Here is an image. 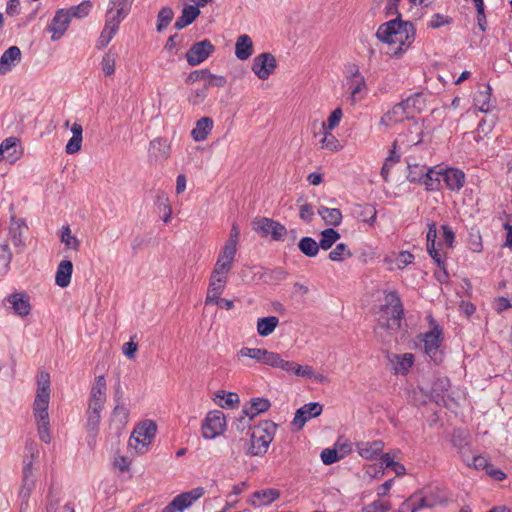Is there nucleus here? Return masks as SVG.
I'll use <instances>...</instances> for the list:
<instances>
[{
    "mask_svg": "<svg viewBox=\"0 0 512 512\" xmlns=\"http://www.w3.org/2000/svg\"><path fill=\"white\" fill-rule=\"evenodd\" d=\"M262 351H263L262 348L243 347L238 351L237 356L238 357H248V358H251V359L255 360L256 362L260 363Z\"/></svg>",
    "mask_w": 512,
    "mask_h": 512,
    "instance_id": "nucleus-61",
    "label": "nucleus"
},
{
    "mask_svg": "<svg viewBox=\"0 0 512 512\" xmlns=\"http://www.w3.org/2000/svg\"><path fill=\"white\" fill-rule=\"evenodd\" d=\"M421 184H423L429 191H436L442 189V167L436 166L433 168H427L426 172L424 173Z\"/></svg>",
    "mask_w": 512,
    "mask_h": 512,
    "instance_id": "nucleus-21",
    "label": "nucleus"
},
{
    "mask_svg": "<svg viewBox=\"0 0 512 512\" xmlns=\"http://www.w3.org/2000/svg\"><path fill=\"white\" fill-rule=\"evenodd\" d=\"M416 99L417 95L411 96L394 105L381 117L380 124L386 127H392L405 119H408L412 114V108L415 106Z\"/></svg>",
    "mask_w": 512,
    "mask_h": 512,
    "instance_id": "nucleus-6",
    "label": "nucleus"
},
{
    "mask_svg": "<svg viewBox=\"0 0 512 512\" xmlns=\"http://www.w3.org/2000/svg\"><path fill=\"white\" fill-rule=\"evenodd\" d=\"M71 21V13L66 9L56 11L48 30L52 33V41L59 40L66 32Z\"/></svg>",
    "mask_w": 512,
    "mask_h": 512,
    "instance_id": "nucleus-12",
    "label": "nucleus"
},
{
    "mask_svg": "<svg viewBox=\"0 0 512 512\" xmlns=\"http://www.w3.org/2000/svg\"><path fill=\"white\" fill-rule=\"evenodd\" d=\"M351 448L347 446L346 449L342 451L341 454H339L337 449H324L321 452V460L325 465H331L335 462H337L339 459L345 457L349 452Z\"/></svg>",
    "mask_w": 512,
    "mask_h": 512,
    "instance_id": "nucleus-44",
    "label": "nucleus"
},
{
    "mask_svg": "<svg viewBox=\"0 0 512 512\" xmlns=\"http://www.w3.org/2000/svg\"><path fill=\"white\" fill-rule=\"evenodd\" d=\"M60 240L65 245L66 249L77 251L80 247V241L76 236L72 235L71 229L68 225L61 228Z\"/></svg>",
    "mask_w": 512,
    "mask_h": 512,
    "instance_id": "nucleus-42",
    "label": "nucleus"
},
{
    "mask_svg": "<svg viewBox=\"0 0 512 512\" xmlns=\"http://www.w3.org/2000/svg\"><path fill=\"white\" fill-rule=\"evenodd\" d=\"M431 505L427 499L422 498L420 491L410 495L398 508V512H418Z\"/></svg>",
    "mask_w": 512,
    "mask_h": 512,
    "instance_id": "nucleus-22",
    "label": "nucleus"
},
{
    "mask_svg": "<svg viewBox=\"0 0 512 512\" xmlns=\"http://www.w3.org/2000/svg\"><path fill=\"white\" fill-rule=\"evenodd\" d=\"M27 229L23 220H12L9 228V240L18 253L24 251L26 244L24 241V231Z\"/></svg>",
    "mask_w": 512,
    "mask_h": 512,
    "instance_id": "nucleus-17",
    "label": "nucleus"
},
{
    "mask_svg": "<svg viewBox=\"0 0 512 512\" xmlns=\"http://www.w3.org/2000/svg\"><path fill=\"white\" fill-rule=\"evenodd\" d=\"M117 32H118L117 29L104 25V27L100 33V36L97 39L96 48L99 50H102L103 48H105L110 43V41L113 39V37L116 35Z\"/></svg>",
    "mask_w": 512,
    "mask_h": 512,
    "instance_id": "nucleus-47",
    "label": "nucleus"
},
{
    "mask_svg": "<svg viewBox=\"0 0 512 512\" xmlns=\"http://www.w3.org/2000/svg\"><path fill=\"white\" fill-rule=\"evenodd\" d=\"M383 449L384 442L382 440L360 441L356 443L358 454L367 460L375 459L382 453Z\"/></svg>",
    "mask_w": 512,
    "mask_h": 512,
    "instance_id": "nucleus-18",
    "label": "nucleus"
},
{
    "mask_svg": "<svg viewBox=\"0 0 512 512\" xmlns=\"http://www.w3.org/2000/svg\"><path fill=\"white\" fill-rule=\"evenodd\" d=\"M128 14L120 11L110 5H108L106 14H105V26H109L115 29H119L120 23L126 18Z\"/></svg>",
    "mask_w": 512,
    "mask_h": 512,
    "instance_id": "nucleus-37",
    "label": "nucleus"
},
{
    "mask_svg": "<svg viewBox=\"0 0 512 512\" xmlns=\"http://www.w3.org/2000/svg\"><path fill=\"white\" fill-rule=\"evenodd\" d=\"M5 300L11 305L17 315L25 317L30 314L31 305L29 297L25 293L14 292L7 296Z\"/></svg>",
    "mask_w": 512,
    "mask_h": 512,
    "instance_id": "nucleus-19",
    "label": "nucleus"
},
{
    "mask_svg": "<svg viewBox=\"0 0 512 512\" xmlns=\"http://www.w3.org/2000/svg\"><path fill=\"white\" fill-rule=\"evenodd\" d=\"M474 105L483 113H488L494 108L491 101V87L486 85L483 90H479L474 96Z\"/></svg>",
    "mask_w": 512,
    "mask_h": 512,
    "instance_id": "nucleus-30",
    "label": "nucleus"
},
{
    "mask_svg": "<svg viewBox=\"0 0 512 512\" xmlns=\"http://www.w3.org/2000/svg\"><path fill=\"white\" fill-rule=\"evenodd\" d=\"M86 416H87V424H86L87 431L90 435L95 437L98 432V429H99L101 415L95 414V413H90L89 411H86Z\"/></svg>",
    "mask_w": 512,
    "mask_h": 512,
    "instance_id": "nucleus-58",
    "label": "nucleus"
},
{
    "mask_svg": "<svg viewBox=\"0 0 512 512\" xmlns=\"http://www.w3.org/2000/svg\"><path fill=\"white\" fill-rule=\"evenodd\" d=\"M404 309L396 292L385 294L384 304L381 306L377 322L381 328L390 332L400 328Z\"/></svg>",
    "mask_w": 512,
    "mask_h": 512,
    "instance_id": "nucleus-2",
    "label": "nucleus"
},
{
    "mask_svg": "<svg viewBox=\"0 0 512 512\" xmlns=\"http://www.w3.org/2000/svg\"><path fill=\"white\" fill-rule=\"evenodd\" d=\"M106 390L107 384L105 377L99 375L95 378L94 383L91 387L88 402L91 403H105L106 402Z\"/></svg>",
    "mask_w": 512,
    "mask_h": 512,
    "instance_id": "nucleus-26",
    "label": "nucleus"
},
{
    "mask_svg": "<svg viewBox=\"0 0 512 512\" xmlns=\"http://www.w3.org/2000/svg\"><path fill=\"white\" fill-rule=\"evenodd\" d=\"M352 256V252L348 248V246L344 243H339L336 247L329 253L328 258L334 262H341L345 259H348Z\"/></svg>",
    "mask_w": 512,
    "mask_h": 512,
    "instance_id": "nucleus-45",
    "label": "nucleus"
},
{
    "mask_svg": "<svg viewBox=\"0 0 512 512\" xmlns=\"http://www.w3.org/2000/svg\"><path fill=\"white\" fill-rule=\"evenodd\" d=\"M394 371L396 374H405L413 365L414 356L411 353L395 355Z\"/></svg>",
    "mask_w": 512,
    "mask_h": 512,
    "instance_id": "nucleus-39",
    "label": "nucleus"
},
{
    "mask_svg": "<svg viewBox=\"0 0 512 512\" xmlns=\"http://www.w3.org/2000/svg\"><path fill=\"white\" fill-rule=\"evenodd\" d=\"M170 149L167 139L156 138L150 143L149 156L155 161L166 160L170 155Z\"/></svg>",
    "mask_w": 512,
    "mask_h": 512,
    "instance_id": "nucleus-25",
    "label": "nucleus"
},
{
    "mask_svg": "<svg viewBox=\"0 0 512 512\" xmlns=\"http://www.w3.org/2000/svg\"><path fill=\"white\" fill-rule=\"evenodd\" d=\"M117 32H118L117 29L104 25V27L100 33V36L97 39L96 48L99 50H102L103 48H105L110 43V41L113 39V37L116 35Z\"/></svg>",
    "mask_w": 512,
    "mask_h": 512,
    "instance_id": "nucleus-48",
    "label": "nucleus"
},
{
    "mask_svg": "<svg viewBox=\"0 0 512 512\" xmlns=\"http://www.w3.org/2000/svg\"><path fill=\"white\" fill-rule=\"evenodd\" d=\"M35 487V480L22 481V486L19 491V497L21 500H24V504L29 502V498L31 493Z\"/></svg>",
    "mask_w": 512,
    "mask_h": 512,
    "instance_id": "nucleus-62",
    "label": "nucleus"
},
{
    "mask_svg": "<svg viewBox=\"0 0 512 512\" xmlns=\"http://www.w3.org/2000/svg\"><path fill=\"white\" fill-rule=\"evenodd\" d=\"M427 167L426 166H420L418 164H408V174L407 179L410 182H422L424 173L426 172Z\"/></svg>",
    "mask_w": 512,
    "mask_h": 512,
    "instance_id": "nucleus-56",
    "label": "nucleus"
},
{
    "mask_svg": "<svg viewBox=\"0 0 512 512\" xmlns=\"http://www.w3.org/2000/svg\"><path fill=\"white\" fill-rule=\"evenodd\" d=\"M317 213L321 216L325 224L329 226L336 227L342 222V213L337 208L319 206Z\"/></svg>",
    "mask_w": 512,
    "mask_h": 512,
    "instance_id": "nucleus-34",
    "label": "nucleus"
},
{
    "mask_svg": "<svg viewBox=\"0 0 512 512\" xmlns=\"http://www.w3.org/2000/svg\"><path fill=\"white\" fill-rule=\"evenodd\" d=\"M280 497V492L274 488L255 491L251 496V504L255 507L267 506Z\"/></svg>",
    "mask_w": 512,
    "mask_h": 512,
    "instance_id": "nucleus-24",
    "label": "nucleus"
},
{
    "mask_svg": "<svg viewBox=\"0 0 512 512\" xmlns=\"http://www.w3.org/2000/svg\"><path fill=\"white\" fill-rule=\"evenodd\" d=\"M200 15L199 7L196 5H186L180 17L177 18L174 26L180 30L190 25Z\"/></svg>",
    "mask_w": 512,
    "mask_h": 512,
    "instance_id": "nucleus-31",
    "label": "nucleus"
},
{
    "mask_svg": "<svg viewBox=\"0 0 512 512\" xmlns=\"http://www.w3.org/2000/svg\"><path fill=\"white\" fill-rule=\"evenodd\" d=\"M346 85L349 92L348 98L352 104H355L357 101L363 98L366 91V83L364 77L359 73L358 69L352 73V77L348 79Z\"/></svg>",
    "mask_w": 512,
    "mask_h": 512,
    "instance_id": "nucleus-14",
    "label": "nucleus"
},
{
    "mask_svg": "<svg viewBox=\"0 0 512 512\" xmlns=\"http://www.w3.org/2000/svg\"><path fill=\"white\" fill-rule=\"evenodd\" d=\"M320 236L319 246L322 250H329L340 239V234L333 228L324 229Z\"/></svg>",
    "mask_w": 512,
    "mask_h": 512,
    "instance_id": "nucleus-38",
    "label": "nucleus"
},
{
    "mask_svg": "<svg viewBox=\"0 0 512 512\" xmlns=\"http://www.w3.org/2000/svg\"><path fill=\"white\" fill-rule=\"evenodd\" d=\"M37 394L50 396V376L46 372H41L37 378Z\"/></svg>",
    "mask_w": 512,
    "mask_h": 512,
    "instance_id": "nucleus-59",
    "label": "nucleus"
},
{
    "mask_svg": "<svg viewBox=\"0 0 512 512\" xmlns=\"http://www.w3.org/2000/svg\"><path fill=\"white\" fill-rule=\"evenodd\" d=\"M50 396L37 394L33 403V416L37 425L38 435L44 443L51 442L49 407Z\"/></svg>",
    "mask_w": 512,
    "mask_h": 512,
    "instance_id": "nucleus-4",
    "label": "nucleus"
},
{
    "mask_svg": "<svg viewBox=\"0 0 512 512\" xmlns=\"http://www.w3.org/2000/svg\"><path fill=\"white\" fill-rule=\"evenodd\" d=\"M450 23H451L450 17L437 13L431 17V19L428 23V27L432 28V29H437L444 25H448Z\"/></svg>",
    "mask_w": 512,
    "mask_h": 512,
    "instance_id": "nucleus-64",
    "label": "nucleus"
},
{
    "mask_svg": "<svg viewBox=\"0 0 512 512\" xmlns=\"http://www.w3.org/2000/svg\"><path fill=\"white\" fill-rule=\"evenodd\" d=\"M204 495V488L197 487L190 491L183 492L176 497L163 509V512H183L195 501Z\"/></svg>",
    "mask_w": 512,
    "mask_h": 512,
    "instance_id": "nucleus-9",
    "label": "nucleus"
},
{
    "mask_svg": "<svg viewBox=\"0 0 512 512\" xmlns=\"http://www.w3.org/2000/svg\"><path fill=\"white\" fill-rule=\"evenodd\" d=\"M157 431L156 424L153 421H144L139 424L129 439V446L138 453H144L151 444Z\"/></svg>",
    "mask_w": 512,
    "mask_h": 512,
    "instance_id": "nucleus-5",
    "label": "nucleus"
},
{
    "mask_svg": "<svg viewBox=\"0 0 512 512\" xmlns=\"http://www.w3.org/2000/svg\"><path fill=\"white\" fill-rule=\"evenodd\" d=\"M213 120L210 117H202L196 122L191 131V136L196 142L204 141L213 129Z\"/></svg>",
    "mask_w": 512,
    "mask_h": 512,
    "instance_id": "nucleus-29",
    "label": "nucleus"
},
{
    "mask_svg": "<svg viewBox=\"0 0 512 512\" xmlns=\"http://www.w3.org/2000/svg\"><path fill=\"white\" fill-rule=\"evenodd\" d=\"M174 13L171 8L163 7L157 16V31H163L172 21Z\"/></svg>",
    "mask_w": 512,
    "mask_h": 512,
    "instance_id": "nucleus-49",
    "label": "nucleus"
},
{
    "mask_svg": "<svg viewBox=\"0 0 512 512\" xmlns=\"http://www.w3.org/2000/svg\"><path fill=\"white\" fill-rule=\"evenodd\" d=\"M21 50L17 46H11L0 57V75H5L21 61Z\"/></svg>",
    "mask_w": 512,
    "mask_h": 512,
    "instance_id": "nucleus-20",
    "label": "nucleus"
},
{
    "mask_svg": "<svg viewBox=\"0 0 512 512\" xmlns=\"http://www.w3.org/2000/svg\"><path fill=\"white\" fill-rule=\"evenodd\" d=\"M434 323V321H432ZM442 342V329L433 324L432 329L423 335L424 352L433 360L438 363L442 359L440 345Z\"/></svg>",
    "mask_w": 512,
    "mask_h": 512,
    "instance_id": "nucleus-7",
    "label": "nucleus"
},
{
    "mask_svg": "<svg viewBox=\"0 0 512 512\" xmlns=\"http://www.w3.org/2000/svg\"><path fill=\"white\" fill-rule=\"evenodd\" d=\"M416 29L412 22L402 21L398 16L379 26L376 36L388 45L386 52L390 56L397 57L406 51L413 43Z\"/></svg>",
    "mask_w": 512,
    "mask_h": 512,
    "instance_id": "nucleus-1",
    "label": "nucleus"
},
{
    "mask_svg": "<svg viewBox=\"0 0 512 512\" xmlns=\"http://www.w3.org/2000/svg\"><path fill=\"white\" fill-rule=\"evenodd\" d=\"M253 53V42L251 38L246 35H240L235 44V55L240 60L248 59Z\"/></svg>",
    "mask_w": 512,
    "mask_h": 512,
    "instance_id": "nucleus-32",
    "label": "nucleus"
},
{
    "mask_svg": "<svg viewBox=\"0 0 512 512\" xmlns=\"http://www.w3.org/2000/svg\"><path fill=\"white\" fill-rule=\"evenodd\" d=\"M279 319L276 316H268L257 320V332L260 336L266 337L273 333L278 326Z\"/></svg>",
    "mask_w": 512,
    "mask_h": 512,
    "instance_id": "nucleus-36",
    "label": "nucleus"
},
{
    "mask_svg": "<svg viewBox=\"0 0 512 512\" xmlns=\"http://www.w3.org/2000/svg\"><path fill=\"white\" fill-rule=\"evenodd\" d=\"M157 205L160 210V212L163 213L162 220L165 223L170 222L172 217V209L169 204V199L165 194H159L157 195Z\"/></svg>",
    "mask_w": 512,
    "mask_h": 512,
    "instance_id": "nucleus-50",
    "label": "nucleus"
},
{
    "mask_svg": "<svg viewBox=\"0 0 512 512\" xmlns=\"http://www.w3.org/2000/svg\"><path fill=\"white\" fill-rule=\"evenodd\" d=\"M226 283L227 278H214V276L211 275L205 303H214L223 293Z\"/></svg>",
    "mask_w": 512,
    "mask_h": 512,
    "instance_id": "nucleus-28",
    "label": "nucleus"
},
{
    "mask_svg": "<svg viewBox=\"0 0 512 512\" xmlns=\"http://www.w3.org/2000/svg\"><path fill=\"white\" fill-rule=\"evenodd\" d=\"M277 425L272 421H262L255 427L246 447L249 456H263L274 439Z\"/></svg>",
    "mask_w": 512,
    "mask_h": 512,
    "instance_id": "nucleus-3",
    "label": "nucleus"
},
{
    "mask_svg": "<svg viewBox=\"0 0 512 512\" xmlns=\"http://www.w3.org/2000/svg\"><path fill=\"white\" fill-rule=\"evenodd\" d=\"M214 52V46L212 43L205 39L195 43L187 51L186 58L187 62L191 66H196L205 61Z\"/></svg>",
    "mask_w": 512,
    "mask_h": 512,
    "instance_id": "nucleus-10",
    "label": "nucleus"
},
{
    "mask_svg": "<svg viewBox=\"0 0 512 512\" xmlns=\"http://www.w3.org/2000/svg\"><path fill=\"white\" fill-rule=\"evenodd\" d=\"M321 148L326 149L332 152L338 151L341 149V145L338 139L328 130H325L323 138L320 141Z\"/></svg>",
    "mask_w": 512,
    "mask_h": 512,
    "instance_id": "nucleus-52",
    "label": "nucleus"
},
{
    "mask_svg": "<svg viewBox=\"0 0 512 512\" xmlns=\"http://www.w3.org/2000/svg\"><path fill=\"white\" fill-rule=\"evenodd\" d=\"M272 222H273L272 219L264 217V218H259V219L253 220L252 226L256 232H259V233H261L262 236L266 237L270 233Z\"/></svg>",
    "mask_w": 512,
    "mask_h": 512,
    "instance_id": "nucleus-57",
    "label": "nucleus"
},
{
    "mask_svg": "<svg viewBox=\"0 0 512 512\" xmlns=\"http://www.w3.org/2000/svg\"><path fill=\"white\" fill-rule=\"evenodd\" d=\"M276 68V59L270 53H262L253 59L252 70L261 80H266Z\"/></svg>",
    "mask_w": 512,
    "mask_h": 512,
    "instance_id": "nucleus-11",
    "label": "nucleus"
},
{
    "mask_svg": "<svg viewBox=\"0 0 512 512\" xmlns=\"http://www.w3.org/2000/svg\"><path fill=\"white\" fill-rule=\"evenodd\" d=\"M73 272V264L70 260H63L59 263L56 274H55V282L61 287H67L71 282V276Z\"/></svg>",
    "mask_w": 512,
    "mask_h": 512,
    "instance_id": "nucleus-27",
    "label": "nucleus"
},
{
    "mask_svg": "<svg viewBox=\"0 0 512 512\" xmlns=\"http://www.w3.org/2000/svg\"><path fill=\"white\" fill-rule=\"evenodd\" d=\"M443 187L451 191L460 190L465 183V174L457 168H442Z\"/></svg>",
    "mask_w": 512,
    "mask_h": 512,
    "instance_id": "nucleus-15",
    "label": "nucleus"
},
{
    "mask_svg": "<svg viewBox=\"0 0 512 512\" xmlns=\"http://www.w3.org/2000/svg\"><path fill=\"white\" fill-rule=\"evenodd\" d=\"M414 260V256L409 251H401L396 256L395 259L386 258L387 262L394 263L396 268L403 269L407 265L411 264Z\"/></svg>",
    "mask_w": 512,
    "mask_h": 512,
    "instance_id": "nucleus-54",
    "label": "nucleus"
},
{
    "mask_svg": "<svg viewBox=\"0 0 512 512\" xmlns=\"http://www.w3.org/2000/svg\"><path fill=\"white\" fill-rule=\"evenodd\" d=\"M391 508L389 502L376 500L363 509V512H388Z\"/></svg>",
    "mask_w": 512,
    "mask_h": 512,
    "instance_id": "nucleus-63",
    "label": "nucleus"
},
{
    "mask_svg": "<svg viewBox=\"0 0 512 512\" xmlns=\"http://www.w3.org/2000/svg\"><path fill=\"white\" fill-rule=\"evenodd\" d=\"M71 132L73 135L65 147V152L67 154H75V153L79 152L81 149L82 140H83V137H82L83 128L80 124L74 123L71 126Z\"/></svg>",
    "mask_w": 512,
    "mask_h": 512,
    "instance_id": "nucleus-33",
    "label": "nucleus"
},
{
    "mask_svg": "<svg viewBox=\"0 0 512 512\" xmlns=\"http://www.w3.org/2000/svg\"><path fill=\"white\" fill-rule=\"evenodd\" d=\"M46 510L47 512H75L71 504L66 503L64 505H60L59 499L53 497L52 495L48 496Z\"/></svg>",
    "mask_w": 512,
    "mask_h": 512,
    "instance_id": "nucleus-53",
    "label": "nucleus"
},
{
    "mask_svg": "<svg viewBox=\"0 0 512 512\" xmlns=\"http://www.w3.org/2000/svg\"><path fill=\"white\" fill-rule=\"evenodd\" d=\"M117 54L110 49L102 58L101 67L106 76H111L115 72Z\"/></svg>",
    "mask_w": 512,
    "mask_h": 512,
    "instance_id": "nucleus-46",
    "label": "nucleus"
},
{
    "mask_svg": "<svg viewBox=\"0 0 512 512\" xmlns=\"http://www.w3.org/2000/svg\"><path fill=\"white\" fill-rule=\"evenodd\" d=\"M343 113L341 108H336L330 116L328 117L327 122L322 123V128L324 130H333L337 127L342 119Z\"/></svg>",
    "mask_w": 512,
    "mask_h": 512,
    "instance_id": "nucleus-60",
    "label": "nucleus"
},
{
    "mask_svg": "<svg viewBox=\"0 0 512 512\" xmlns=\"http://www.w3.org/2000/svg\"><path fill=\"white\" fill-rule=\"evenodd\" d=\"M236 252H237L236 247H233L228 244H224L223 248L221 249V251L218 255L217 261L226 263V264L232 266L235 261Z\"/></svg>",
    "mask_w": 512,
    "mask_h": 512,
    "instance_id": "nucleus-51",
    "label": "nucleus"
},
{
    "mask_svg": "<svg viewBox=\"0 0 512 512\" xmlns=\"http://www.w3.org/2000/svg\"><path fill=\"white\" fill-rule=\"evenodd\" d=\"M423 499H427L431 505L427 508H433L445 502V496L440 494L438 488H429L420 490Z\"/></svg>",
    "mask_w": 512,
    "mask_h": 512,
    "instance_id": "nucleus-43",
    "label": "nucleus"
},
{
    "mask_svg": "<svg viewBox=\"0 0 512 512\" xmlns=\"http://www.w3.org/2000/svg\"><path fill=\"white\" fill-rule=\"evenodd\" d=\"M271 407V403L267 398H252L249 403L243 406V414H245L250 419L258 416L261 413H264L269 410Z\"/></svg>",
    "mask_w": 512,
    "mask_h": 512,
    "instance_id": "nucleus-23",
    "label": "nucleus"
},
{
    "mask_svg": "<svg viewBox=\"0 0 512 512\" xmlns=\"http://www.w3.org/2000/svg\"><path fill=\"white\" fill-rule=\"evenodd\" d=\"M92 8L90 1H83L79 5L72 6L67 12L71 13V18H84L86 17Z\"/></svg>",
    "mask_w": 512,
    "mask_h": 512,
    "instance_id": "nucleus-55",
    "label": "nucleus"
},
{
    "mask_svg": "<svg viewBox=\"0 0 512 512\" xmlns=\"http://www.w3.org/2000/svg\"><path fill=\"white\" fill-rule=\"evenodd\" d=\"M12 252L8 243L0 244V276L6 275L10 270Z\"/></svg>",
    "mask_w": 512,
    "mask_h": 512,
    "instance_id": "nucleus-40",
    "label": "nucleus"
},
{
    "mask_svg": "<svg viewBox=\"0 0 512 512\" xmlns=\"http://www.w3.org/2000/svg\"><path fill=\"white\" fill-rule=\"evenodd\" d=\"M321 412L322 405H320L319 403L311 402L305 404L296 411L292 421V425H294L298 430H300L309 419L319 416Z\"/></svg>",
    "mask_w": 512,
    "mask_h": 512,
    "instance_id": "nucleus-13",
    "label": "nucleus"
},
{
    "mask_svg": "<svg viewBox=\"0 0 512 512\" xmlns=\"http://www.w3.org/2000/svg\"><path fill=\"white\" fill-rule=\"evenodd\" d=\"M19 144V139L16 137H9L2 141L0 144L5 159H7L10 163L15 162L19 155L17 153V147Z\"/></svg>",
    "mask_w": 512,
    "mask_h": 512,
    "instance_id": "nucleus-35",
    "label": "nucleus"
},
{
    "mask_svg": "<svg viewBox=\"0 0 512 512\" xmlns=\"http://www.w3.org/2000/svg\"><path fill=\"white\" fill-rule=\"evenodd\" d=\"M298 247L300 251L308 256V257H315L320 249L319 243H317L313 238L311 237H303L299 243Z\"/></svg>",
    "mask_w": 512,
    "mask_h": 512,
    "instance_id": "nucleus-41",
    "label": "nucleus"
},
{
    "mask_svg": "<svg viewBox=\"0 0 512 512\" xmlns=\"http://www.w3.org/2000/svg\"><path fill=\"white\" fill-rule=\"evenodd\" d=\"M226 427V420L221 411H211L205 417L202 424V436L205 439H214L223 433Z\"/></svg>",
    "mask_w": 512,
    "mask_h": 512,
    "instance_id": "nucleus-8",
    "label": "nucleus"
},
{
    "mask_svg": "<svg viewBox=\"0 0 512 512\" xmlns=\"http://www.w3.org/2000/svg\"><path fill=\"white\" fill-rule=\"evenodd\" d=\"M452 444L458 450L461 459L466 465H470V454L472 452L470 446L469 435L461 430L454 431L452 435Z\"/></svg>",
    "mask_w": 512,
    "mask_h": 512,
    "instance_id": "nucleus-16",
    "label": "nucleus"
}]
</instances>
